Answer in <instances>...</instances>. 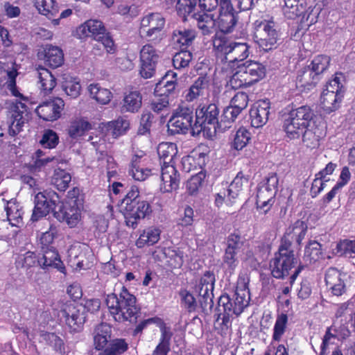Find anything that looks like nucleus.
I'll use <instances>...</instances> for the list:
<instances>
[{"instance_id":"1","label":"nucleus","mask_w":355,"mask_h":355,"mask_svg":"<svg viewBox=\"0 0 355 355\" xmlns=\"http://www.w3.org/2000/svg\"><path fill=\"white\" fill-rule=\"evenodd\" d=\"M105 304L115 322H128L130 324L137 322L141 309L137 305L136 297L125 286H122L119 293H112L107 295Z\"/></svg>"},{"instance_id":"2","label":"nucleus","mask_w":355,"mask_h":355,"mask_svg":"<svg viewBox=\"0 0 355 355\" xmlns=\"http://www.w3.org/2000/svg\"><path fill=\"white\" fill-rule=\"evenodd\" d=\"M121 207L125 218L126 225L135 229L139 221L148 218L153 213L151 203L141 199L139 187L132 185L123 198Z\"/></svg>"},{"instance_id":"3","label":"nucleus","mask_w":355,"mask_h":355,"mask_svg":"<svg viewBox=\"0 0 355 355\" xmlns=\"http://www.w3.org/2000/svg\"><path fill=\"white\" fill-rule=\"evenodd\" d=\"M242 291L236 286L232 298L228 295H222L219 297L217 306L219 313L214 323V329L222 336L227 334L231 327L230 318H236L244 311V297L240 293Z\"/></svg>"},{"instance_id":"4","label":"nucleus","mask_w":355,"mask_h":355,"mask_svg":"<svg viewBox=\"0 0 355 355\" xmlns=\"http://www.w3.org/2000/svg\"><path fill=\"white\" fill-rule=\"evenodd\" d=\"M85 194L78 187L70 189L65 202L58 203V209L55 211L54 217L60 222H66L69 227H76L81 218Z\"/></svg>"},{"instance_id":"5","label":"nucleus","mask_w":355,"mask_h":355,"mask_svg":"<svg viewBox=\"0 0 355 355\" xmlns=\"http://www.w3.org/2000/svg\"><path fill=\"white\" fill-rule=\"evenodd\" d=\"M315 114L311 107L302 105L293 109L284 122V130L291 139H299L304 130L315 123Z\"/></svg>"},{"instance_id":"6","label":"nucleus","mask_w":355,"mask_h":355,"mask_svg":"<svg viewBox=\"0 0 355 355\" xmlns=\"http://www.w3.org/2000/svg\"><path fill=\"white\" fill-rule=\"evenodd\" d=\"M218 116L219 109L216 104L208 101L200 103L196 110L193 134L203 132L209 137L216 135Z\"/></svg>"},{"instance_id":"7","label":"nucleus","mask_w":355,"mask_h":355,"mask_svg":"<svg viewBox=\"0 0 355 355\" xmlns=\"http://www.w3.org/2000/svg\"><path fill=\"white\" fill-rule=\"evenodd\" d=\"M77 33L81 39L91 37L101 42L107 53H114L115 52L116 47L114 40L101 20L92 19L87 20L79 26Z\"/></svg>"},{"instance_id":"8","label":"nucleus","mask_w":355,"mask_h":355,"mask_svg":"<svg viewBox=\"0 0 355 355\" xmlns=\"http://www.w3.org/2000/svg\"><path fill=\"white\" fill-rule=\"evenodd\" d=\"M165 19L159 12H150L144 16L139 26V33L153 44H159L162 38V31L165 26Z\"/></svg>"},{"instance_id":"9","label":"nucleus","mask_w":355,"mask_h":355,"mask_svg":"<svg viewBox=\"0 0 355 355\" xmlns=\"http://www.w3.org/2000/svg\"><path fill=\"white\" fill-rule=\"evenodd\" d=\"M31 112L28 106L20 101L12 103L8 107L6 123L8 125V134L15 137L23 130L24 124L31 119Z\"/></svg>"},{"instance_id":"10","label":"nucleus","mask_w":355,"mask_h":355,"mask_svg":"<svg viewBox=\"0 0 355 355\" xmlns=\"http://www.w3.org/2000/svg\"><path fill=\"white\" fill-rule=\"evenodd\" d=\"M254 38L259 46L264 51L276 48L279 35L273 21H256Z\"/></svg>"},{"instance_id":"11","label":"nucleus","mask_w":355,"mask_h":355,"mask_svg":"<svg viewBox=\"0 0 355 355\" xmlns=\"http://www.w3.org/2000/svg\"><path fill=\"white\" fill-rule=\"evenodd\" d=\"M297 263L293 250L279 245L278 252L270 261L271 274L276 279H284Z\"/></svg>"},{"instance_id":"12","label":"nucleus","mask_w":355,"mask_h":355,"mask_svg":"<svg viewBox=\"0 0 355 355\" xmlns=\"http://www.w3.org/2000/svg\"><path fill=\"white\" fill-rule=\"evenodd\" d=\"M173 134H186L189 130L193 133V110L188 106L179 105L168 122Z\"/></svg>"},{"instance_id":"13","label":"nucleus","mask_w":355,"mask_h":355,"mask_svg":"<svg viewBox=\"0 0 355 355\" xmlns=\"http://www.w3.org/2000/svg\"><path fill=\"white\" fill-rule=\"evenodd\" d=\"M239 10H235L232 4L231 0H220L219 15L216 21L219 31L230 33L236 26L239 20V13L242 11V1H238Z\"/></svg>"},{"instance_id":"14","label":"nucleus","mask_w":355,"mask_h":355,"mask_svg":"<svg viewBox=\"0 0 355 355\" xmlns=\"http://www.w3.org/2000/svg\"><path fill=\"white\" fill-rule=\"evenodd\" d=\"M153 44L150 42L144 44L139 51V73L144 79L151 78L155 76L159 60V52Z\"/></svg>"},{"instance_id":"15","label":"nucleus","mask_w":355,"mask_h":355,"mask_svg":"<svg viewBox=\"0 0 355 355\" xmlns=\"http://www.w3.org/2000/svg\"><path fill=\"white\" fill-rule=\"evenodd\" d=\"M54 197L58 198L57 193L55 191L47 190L36 194L35 207L31 218L32 221H37L49 214L50 211H52L54 215L55 211L58 209V203L56 204V200L53 199Z\"/></svg>"},{"instance_id":"16","label":"nucleus","mask_w":355,"mask_h":355,"mask_svg":"<svg viewBox=\"0 0 355 355\" xmlns=\"http://www.w3.org/2000/svg\"><path fill=\"white\" fill-rule=\"evenodd\" d=\"M61 319H63L70 332H79L86 320L84 311H81L78 306L73 303H66L60 311Z\"/></svg>"},{"instance_id":"17","label":"nucleus","mask_w":355,"mask_h":355,"mask_svg":"<svg viewBox=\"0 0 355 355\" xmlns=\"http://www.w3.org/2000/svg\"><path fill=\"white\" fill-rule=\"evenodd\" d=\"M227 33L216 32L212 37L213 52L222 62L228 60L227 55L236 47L243 45L241 42H230L226 36Z\"/></svg>"},{"instance_id":"18","label":"nucleus","mask_w":355,"mask_h":355,"mask_svg":"<svg viewBox=\"0 0 355 355\" xmlns=\"http://www.w3.org/2000/svg\"><path fill=\"white\" fill-rule=\"evenodd\" d=\"M307 229V224L304 221L297 220L286 229L281 240L280 245L292 249V245L295 243L297 248L300 249L302 241L306 234Z\"/></svg>"},{"instance_id":"19","label":"nucleus","mask_w":355,"mask_h":355,"mask_svg":"<svg viewBox=\"0 0 355 355\" xmlns=\"http://www.w3.org/2000/svg\"><path fill=\"white\" fill-rule=\"evenodd\" d=\"M64 107V101L59 97L40 103L35 109L37 116L45 121H54L61 116Z\"/></svg>"},{"instance_id":"20","label":"nucleus","mask_w":355,"mask_h":355,"mask_svg":"<svg viewBox=\"0 0 355 355\" xmlns=\"http://www.w3.org/2000/svg\"><path fill=\"white\" fill-rule=\"evenodd\" d=\"M161 180L160 189L162 192L171 193L179 189L180 174L175 164L162 165Z\"/></svg>"},{"instance_id":"21","label":"nucleus","mask_w":355,"mask_h":355,"mask_svg":"<svg viewBox=\"0 0 355 355\" xmlns=\"http://www.w3.org/2000/svg\"><path fill=\"white\" fill-rule=\"evenodd\" d=\"M326 135V126L324 122L318 121L306 128L301 136L304 144L310 148L319 146L320 141Z\"/></svg>"},{"instance_id":"22","label":"nucleus","mask_w":355,"mask_h":355,"mask_svg":"<svg viewBox=\"0 0 355 355\" xmlns=\"http://www.w3.org/2000/svg\"><path fill=\"white\" fill-rule=\"evenodd\" d=\"M178 85V74L172 70L166 71L156 85L154 89V94L156 96L174 97L175 89Z\"/></svg>"},{"instance_id":"23","label":"nucleus","mask_w":355,"mask_h":355,"mask_svg":"<svg viewBox=\"0 0 355 355\" xmlns=\"http://www.w3.org/2000/svg\"><path fill=\"white\" fill-rule=\"evenodd\" d=\"M270 103L269 100H260L253 104L250 110V119L252 126L260 128L268 120Z\"/></svg>"},{"instance_id":"24","label":"nucleus","mask_w":355,"mask_h":355,"mask_svg":"<svg viewBox=\"0 0 355 355\" xmlns=\"http://www.w3.org/2000/svg\"><path fill=\"white\" fill-rule=\"evenodd\" d=\"M345 275L335 268H329L325 273V282L331 293L340 296L346 292Z\"/></svg>"},{"instance_id":"25","label":"nucleus","mask_w":355,"mask_h":355,"mask_svg":"<svg viewBox=\"0 0 355 355\" xmlns=\"http://www.w3.org/2000/svg\"><path fill=\"white\" fill-rule=\"evenodd\" d=\"M146 157L144 155H134L129 165L128 174L135 180L145 181L153 173L152 169L146 167Z\"/></svg>"},{"instance_id":"26","label":"nucleus","mask_w":355,"mask_h":355,"mask_svg":"<svg viewBox=\"0 0 355 355\" xmlns=\"http://www.w3.org/2000/svg\"><path fill=\"white\" fill-rule=\"evenodd\" d=\"M45 64L53 69H56L64 63V53L62 50L56 46L46 44L43 46L40 53Z\"/></svg>"},{"instance_id":"27","label":"nucleus","mask_w":355,"mask_h":355,"mask_svg":"<svg viewBox=\"0 0 355 355\" xmlns=\"http://www.w3.org/2000/svg\"><path fill=\"white\" fill-rule=\"evenodd\" d=\"M243 108L237 105H230L226 107L220 117H217L216 133L223 132L232 127L233 122L242 112Z\"/></svg>"},{"instance_id":"28","label":"nucleus","mask_w":355,"mask_h":355,"mask_svg":"<svg viewBox=\"0 0 355 355\" xmlns=\"http://www.w3.org/2000/svg\"><path fill=\"white\" fill-rule=\"evenodd\" d=\"M43 255L40 258V266L42 268L53 267L60 272L65 273L66 269L60 259L59 253L55 247L41 250Z\"/></svg>"},{"instance_id":"29","label":"nucleus","mask_w":355,"mask_h":355,"mask_svg":"<svg viewBox=\"0 0 355 355\" xmlns=\"http://www.w3.org/2000/svg\"><path fill=\"white\" fill-rule=\"evenodd\" d=\"M37 85L41 94L44 96L49 95L57 85V80L53 73L44 67H39L37 69Z\"/></svg>"},{"instance_id":"30","label":"nucleus","mask_w":355,"mask_h":355,"mask_svg":"<svg viewBox=\"0 0 355 355\" xmlns=\"http://www.w3.org/2000/svg\"><path fill=\"white\" fill-rule=\"evenodd\" d=\"M92 129V124L85 117H76L70 121L67 134L73 139H78Z\"/></svg>"},{"instance_id":"31","label":"nucleus","mask_w":355,"mask_h":355,"mask_svg":"<svg viewBox=\"0 0 355 355\" xmlns=\"http://www.w3.org/2000/svg\"><path fill=\"white\" fill-rule=\"evenodd\" d=\"M196 37L193 29L183 28L174 30L172 34V42L181 50H187Z\"/></svg>"},{"instance_id":"32","label":"nucleus","mask_w":355,"mask_h":355,"mask_svg":"<svg viewBox=\"0 0 355 355\" xmlns=\"http://www.w3.org/2000/svg\"><path fill=\"white\" fill-rule=\"evenodd\" d=\"M142 105V96L139 91L125 92L121 103V111L125 112H137Z\"/></svg>"},{"instance_id":"33","label":"nucleus","mask_w":355,"mask_h":355,"mask_svg":"<svg viewBox=\"0 0 355 355\" xmlns=\"http://www.w3.org/2000/svg\"><path fill=\"white\" fill-rule=\"evenodd\" d=\"M274 193L261 186H258L256 196L257 209L263 214H267L275 202Z\"/></svg>"},{"instance_id":"34","label":"nucleus","mask_w":355,"mask_h":355,"mask_svg":"<svg viewBox=\"0 0 355 355\" xmlns=\"http://www.w3.org/2000/svg\"><path fill=\"white\" fill-rule=\"evenodd\" d=\"M191 17L197 21V26L204 35L213 33L217 24L214 15L205 11L194 12Z\"/></svg>"},{"instance_id":"35","label":"nucleus","mask_w":355,"mask_h":355,"mask_svg":"<svg viewBox=\"0 0 355 355\" xmlns=\"http://www.w3.org/2000/svg\"><path fill=\"white\" fill-rule=\"evenodd\" d=\"M245 87L258 82L265 76L264 67L252 60H245Z\"/></svg>"},{"instance_id":"36","label":"nucleus","mask_w":355,"mask_h":355,"mask_svg":"<svg viewBox=\"0 0 355 355\" xmlns=\"http://www.w3.org/2000/svg\"><path fill=\"white\" fill-rule=\"evenodd\" d=\"M157 154L159 159L162 160V165L175 164V157L178 153L175 144L172 142H162L157 146Z\"/></svg>"},{"instance_id":"37","label":"nucleus","mask_w":355,"mask_h":355,"mask_svg":"<svg viewBox=\"0 0 355 355\" xmlns=\"http://www.w3.org/2000/svg\"><path fill=\"white\" fill-rule=\"evenodd\" d=\"M318 76L311 69L310 66L300 70L296 78V86L304 89H310L314 87Z\"/></svg>"},{"instance_id":"38","label":"nucleus","mask_w":355,"mask_h":355,"mask_svg":"<svg viewBox=\"0 0 355 355\" xmlns=\"http://www.w3.org/2000/svg\"><path fill=\"white\" fill-rule=\"evenodd\" d=\"M209 81L205 76H199L190 87L184 92V98L187 102H192L202 95L207 87Z\"/></svg>"},{"instance_id":"39","label":"nucleus","mask_w":355,"mask_h":355,"mask_svg":"<svg viewBox=\"0 0 355 355\" xmlns=\"http://www.w3.org/2000/svg\"><path fill=\"white\" fill-rule=\"evenodd\" d=\"M160 234L161 231L159 228L149 227L139 235L135 244L138 248H142L146 245H153L159 241Z\"/></svg>"},{"instance_id":"40","label":"nucleus","mask_w":355,"mask_h":355,"mask_svg":"<svg viewBox=\"0 0 355 355\" xmlns=\"http://www.w3.org/2000/svg\"><path fill=\"white\" fill-rule=\"evenodd\" d=\"M88 90L91 98L101 105L108 104L113 96L110 89L101 87L99 83L90 84Z\"/></svg>"},{"instance_id":"41","label":"nucleus","mask_w":355,"mask_h":355,"mask_svg":"<svg viewBox=\"0 0 355 355\" xmlns=\"http://www.w3.org/2000/svg\"><path fill=\"white\" fill-rule=\"evenodd\" d=\"M111 335V327L106 323H101L94 330V344L97 350L105 348Z\"/></svg>"},{"instance_id":"42","label":"nucleus","mask_w":355,"mask_h":355,"mask_svg":"<svg viewBox=\"0 0 355 355\" xmlns=\"http://www.w3.org/2000/svg\"><path fill=\"white\" fill-rule=\"evenodd\" d=\"M343 95L336 94L334 91L322 92L320 96V103L322 109L327 113H331L339 107Z\"/></svg>"},{"instance_id":"43","label":"nucleus","mask_w":355,"mask_h":355,"mask_svg":"<svg viewBox=\"0 0 355 355\" xmlns=\"http://www.w3.org/2000/svg\"><path fill=\"white\" fill-rule=\"evenodd\" d=\"M7 219L12 226L19 227L22 223L23 211L20 205L15 201H8L5 207Z\"/></svg>"},{"instance_id":"44","label":"nucleus","mask_w":355,"mask_h":355,"mask_svg":"<svg viewBox=\"0 0 355 355\" xmlns=\"http://www.w3.org/2000/svg\"><path fill=\"white\" fill-rule=\"evenodd\" d=\"M163 253L167 264L172 268H180L184 263V252L180 248H164Z\"/></svg>"},{"instance_id":"45","label":"nucleus","mask_w":355,"mask_h":355,"mask_svg":"<svg viewBox=\"0 0 355 355\" xmlns=\"http://www.w3.org/2000/svg\"><path fill=\"white\" fill-rule=\"evenodd\" d=\"M128 343L124 338H114L98 355H122L128 351Z\"/></svg>"},{"instance_id":"46","label":"nucleus","mask_w":355,"mask_h":355,"mask_svg":"<svg viewBox=\"0 0 355 355\" xmlns=\"http://www.w3.org/2000/svg\"><path fill=\"white\" fill-rule=\"evenodd\" d=\"M322 256L321 245L316 241H309L305 247L304 259L309 263L319 260Z\"/></svg>"},{"instance_id":"47","label":"nucleus","mask_w":355,"mask_h":355,"mask_svg":"<svg viewBox=\"0 0 355 355\" xmlns=\"http://www.w3.org/2000/svg\"><path fill=\"white\" fill-rule=\"evenodd\" d=\"M243 178L244 175L243 172L240 171L230 184L227 190V201H230V205H232L234 202L233 200H235L239 196V193L242 191Z\"/></svg>"},{"instance_id":"48","label":"nucleus","mask_w":355,"mask_h":355,"mask_svg":"<svg viewBox=\"0 0 355 355\" xmlns=\"http://www.w3.org/2000/svg\"><path fill=\"white\" fill-rule=\"evenodd\" d=\"M35 6L40 13L46 16H55L58 13V4L55 0H35Z\"/></svg>"},{"instance_id":"49","label":"nucleus","mask_w":355,"mask_h":355,"mask_svg":"<svg viewBox=\"0 0 355 355\" xmlns=\"http://www.w3.org/2000/svg\"><path fill=\"white\" fill-rule=\"evenodd\" d=\"M284 12L290 19L300 16L304 12L303 3L300 0H285Z\"/></svg>"},{"instance_id":"50","label":"nucleus","mask_w":355,"mask_h":355,"mask_svg":"<svg viewBox=\"0 0 355 355\" xmlns=\"http://www.w3.org/2000/svg\"><path fill=\"white\" fill-rule=\"evenodd\" d=\"M206 178L205 172L201 171L194 175H192L187 182L186 188L188 193L191 196L196 195L199 189L202 187Z\"/></svg>"},{"instance_id":"51","label":"nucleus","mask_w":355,"mask_h":355,"mask_svg":"<svg viewBox=\"0 0 355 355\" xmlns=\"http://www.w3.org/2000/svg\"><path fill=\"white\" fill-rule=\"evenodd\" d=\"M216 282L214 272L205 271L201 276L198 284L196 286V291L198 293L213 292Z\"/></svg>"},{"instance_id":"52","label":"nucleus","mask_w":355,"mask_h":355,"mask_svg":"<svg viewBox=\"0 0 355 355\" xmlns=\"http://www.w3.org/2000/svg\"><path fill=\"white\" fill-rule=\"evenodd\" d=\"M71 180V175L64 170L55 171L52 178L53 184L60 191H64L69 187Z\"/></svg>"},{"instance_id":"53","label":"nucleus","mask_w":355,"mask_h":355,"mask_svg":"<svg viewBox=\"0 0 355 355\" xmlns=\"http://www.w3.org/2000/svg\"><path fill=\"white\" fill-rule=\"evenodd\" d=\"M193 59L192 53L188 50H180L173 57V65L176 69H182L189 66Z\"/></svg>"},{"instance_id":"54","label":"nucleus","mask_w":355,"mask_h":355,"mask_svg":"<svg viewBox=\"0 0 355 355\" xmlns=\"http://www.w3.org/2000/svg\"><path fill=\"white\" fill-rule=\"evenodd\" d=\"M199 0H179L178 1L177 12L178 15L182 17L183 20H187V17L192 15Z\"/></svg>"},{"instance_id":"55","label":"nucleus","mask_w":355,"mask_h":355,"mask_svg":"<svg viewBox=\"0 0 355 355\" xmlns=\"http://www.w3.org/2000/svg\"><path fill=\"white\" fill-rule=\"evenodd\" d=\"M62 87L67 95L72 98H76L80 94L81 86L76 78H65Z\"/></svg>"},{"instance_id":"56","label":"nucleus","mask_w":355,"mask_h":355,"mask_svg":"<svg viewBox=\"0 0 355 355\" xmlns=\"http://www.w3.org/2000/svg\"><path fill=\"white\" fill-rule=\"evenodd\" d=\"M58 234V228L55 225L50 224L49 230L43 232L40 237L41 250L49 249L53 246V241Z\"/></svg>"},{"instance_id":"57","label":"nucleus","mask_w":355,"mask_h":355,"mask_svg":"<svg viewBox=\"0 0 355 355\" xmlns=\"http://www.w3.org/2000/svg\"><path fill=\"white\" fill-rule=\"evenodd\" d=\"M129 128L128 121L119 118L115 121H110L107 124V129L111 131L114 137H117L125 132Z\"/></svg>"},{"instance_id":"58","label":"nucleus","mask_w":355,"mask_h":355,"mask_svg":"<svg viewBox=\"0 0 355 355\" xmlns=\"http://www.w3.org/2000/svg\"><path fill=\"white\" fill-rule=\"evenodd\" d=\"M59 143V137L58 134L51 129H47L44 131L40 144L44 148H55Z\"/></svg>"},{"instance_id":"59","label":"nucleus","mask_w":355,"mask_h":355,"mask_svg":"<svg viewBox=\"0 0 355 355\" xmlns=\"http://www.w3.org/2000/svg\"><path fill=\"white\" fill-rule=\"evenodd\" d=\"M181 304L188 312L192 313L196 310L197 302L195 297L187 289H181L179 292Z\"/></svg>"},{"instance_id":"60","label":"nucleus","mask_w":355,"mask_h":355,"mask_svg":"<svg viewBox=\"0 0 355 355\" xmlns=\"http://www.w3.org/2000/svg\"><path fill=\"white\" fill-rule=\"evenodd\" d=\"M199 304L202 309V312L205 315H209L214 307V293L213 292L198 293Z\"/></svg>"},{"instance_id":"61","label":"nucleus","mask_w":355,"mask_h":355,"mask_svg":"<svg viewBox=\"0 0 355 355\" xmlns=\"http://www.w3.org/2000/svg\"><path fill=\"white\" fill-rule=\"evenodd\" d=\"M329 62V57L324 55H318L312 60L310 65L311 69L318 76L327 68Z\"/></svg>"},{"instance_id":"62","label":"nucleus","mask_w":355,"mask_h":355,"mask_svg":"<svg viewBox=\"0 0 355 355\" xmlns=\"http://www.w3.org/2000/svg\"><path fill=\"white\" fill-rule=\"evenodd\" d=\"M17 264L21 268L28 269L37 265L40 266V259L35 252L28 251L19 258Z\"/></svg>"},{"instance_id":"63","label":"nucleus","mask_w":355,"mask_h":355,"mask_svg":"<svg viewBox=\"0 0 355 355\" xmlns=\"http://www.w3.org/2000/svg\"><path fill=\"white\" fill-rule=\"evenodd\" d=\"M230 150L239 152L244 148V128L241 126L230 143Z\"/></svg>"},{"instance_id":"64","label":"nucleus","mask_w":355,"mask_h":355,"mask_svg":"<svg viewBox=\"0 0 355 355\" xmlns=\"http://www.w3.org/2000/svg\"><path fill=\"white\" fill-rule=\"evenodd\" d=\"M278 182L279 179L277 174L272 173L268 174V175L266 177L259 185L265 189H268V190L276 194L277 191Z\"/></svg>"}]
</instances>
